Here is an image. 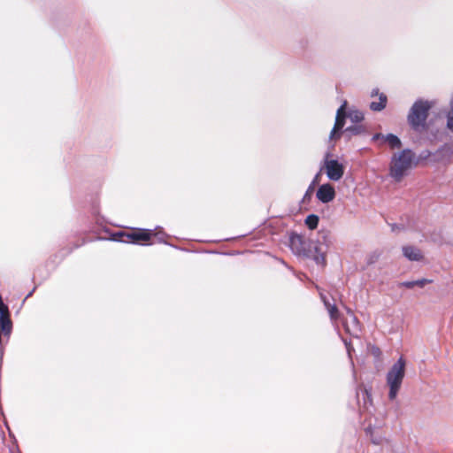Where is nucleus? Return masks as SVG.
Listing matches in <instances>:
<instances>
[{
	"instance_id": "f257e3e1",
	"label": "nucleus",
	"mask_w": 453,
	"mask_h": 453,
	"mask_svg": "<svg viewBox=\"0 0 453 453\" xmlns=\"http://www.w3.org/2000/svg\"><path fill=\"white\" fill-rule=\"evenodd\" d=\"M414 159V154L411 150H403L394 154L390 164V176L396 181H400L411 169Z\"/></svg>"
},
{
	"instance_id": "f03ea898",
	"label": "nucleus",
	"mask_w": 453,
	"mask_h": 453,
	"mask_svg": "<svg viewBox=\"0 0 453 453\" xmlns=\"http://www.w3.org/2000/svg\"><path fill=\"white\" fill-rule=\"evenodd\" d=\"M405 360L401 357L387 373V384L389 387L388 398L395 400L405 375Z\"/></svg>"
},
{
	"instance_id": "7ed1b4c3",
	"label": "nucleus",
	"mask_w": 453,
	"mask_h": 453,
	"mask_svg": "<svg viewBox=\"0 0 453 453\" xmlns=\"http://www.w3.org/2000/svg\"><path fill=\"white\" fill-rule=\"evenodd\" d=\"M431 104L425 101H417L411 107L408 115L410 125L416 130L425 127L426 119L427 118L428 111Z\"/></svg>"
},
{
	"instance_id": "20e7f679",
	"label": "nucleus",
	"mask_w": 453,
	"mask_h": 453,
	"mask_svg": "<svg viewBox=\"0 0 453 453\" xmlns=\"http://www.w3.org/2000/svg\"><path fill=\"white\" fill-rule=\"evenodd\" d=\"M117 235L120 237L117 240L124 242L147 244L151 240L152 236L155 235V234L151 230L137 229L131 233L121 232Z\"/></svg>"
},
{
	"instance_id": "39448f33",
	"label": "nucleus",
	"mask_w": 453,
	"mask_h": 453,
	"mask_svg": "<svg viewBox=\"0 0 453 453\" xmlns=\"http://www.w3.org/2000/svg\"><path fill=\"white\" fill-rule=\"evenodd\" d=\"M328 154L325 159L324 168L327 177L334 181L341 180L344 174V166L335 159H329Z\"/></svg>"
},
{
	"instance_id": "423d86ee",
	"label": "nucleus",
	"mask_w": 453,
	"mask_h": 453,
	"mask_svg": "<svg viewBox=\"0 0 453 453\" xmlns=\"http://www.w3.org/2000/svg\"><path fill=\"white\" fill-rule=\"evenodd\" d=\"M348 316L343 319L342 326L347 334L353 337H358L361 332V326L350 309H347Z\"/></svg>"
},
{
	"instance_id": "0eeeda50",
	"label": "nucleus",
	"mask_w": 453,
	"mask_h": 453,
	"mask_svg": "<svg viewBox=\"0 0 453 453\" xmlns=\"http://www.w3.org/2000/svg\"><path fill=\"white\" fill-rule=\"evenodd\" d=\"M346 101L342 104V105L338 109L335 118V123L333 130L330 134L331 139H336L340 137V134H337L344 126L345 123V107H346Z\"/></svg>"
},
{
	"instance_id": "6e6552de",
	"label": "nucleus",
	"mask_w": 453,
	"mask_h": 453,
	"mask_svg": "<svg viewBox=\"0 0 453 453\" xmlns=\"http://www.w3.org/2000/svg\"><path fill=\"white\" fill-rule=\"evenodd\" d=\"M316 196L320 202L327 203L334 199L335 190L331 184H323L319 188Z\"/></svg>"
},
{
	"instance_id": "1a4fd4ad",
	"label": "nucleus",
	"mask_w": 453,
	"mask_h": 453,
	"mask_svg": "<svg viewBox=\"0 0 453 453\" xmlns=\"http://www.w3.org/2000/svg\"><path fill=\"white\" fill-rule=\"evenodd\" d=\"M403 254L410 261H421L424 257L422 251L411 245L403 246Z\"/></svg>"
},
{
	"instance_id": "9d476101",
	"label": "nucleus",
	"mask_w": 453,
	"mask_h": 453,
	"mask_svg": "<svg viewBox=\"0 0 453 453\" xmlns=\"http://www.w3.org/2000/svg\"><path fill=\"white\" fill-rule=\"evenodd\" d=\"M314 254L312 255L313 260L317 265L324 268L326 265V250L323 249L321 245L314 246Z\"/></svg>"
},
{
	"instance_id": "9b49d317",
	"label": "nucleus",
	"mask_w": 453,
	"mask_h": 453,
	"mask_svg": "<svg viewBox=\"0 0 453 453\" xmlns=\"http://www.w3.org/2000/svg\"><path fill=\"white\" fill-rule=\"evenodd\" d=\"M320 297H321V299L330 315L331 319L336 320L339 317V311H338L336 305L330 303L329 301L326 299V297L323 294H320Z\"/></svg>"
},
{
	"instance_id": "f8f14e48",
	"label": "nucleus",
	"mask_w": 453,
	"mask_h": 453,
	"mask_svg": "<svg viewBox=\"0 0 453 453\" xmlns=\"http://www.w3.org/2000/svg\"><path fill=\"white\" fill-rule=\"evenodd\" d=\"M387 104V96L384 94H380L379 96V102H372L370 104V109L373 111H382Z\"/></svg>"
},
{
	"instance_id": "ddd939ff",
	"label": "nucleus",
	"mask_w": 453,
	"mask_h": 453,
	"mask_svg": "<svg viewBox=\"0 0 453 453\" xmlns=\"http://www.w3.org/2000/svg\"><path fill=\"white\" fill-rule=\"evenodd\" d=\"M386 142L392 149H399L402 145L400 139L394 134H388L386 136Z\"/></svg>"
},
{
	"instance_id": "4468645a",
	"label": "nucleus",
	"mask_w": 453,
	"mask_h": 453,
	"mask_svg": "<svg viewBox=\"0 0 453 453\" xmlns=\"http://www.w3.org/2000/svg\"><path fill=\"white\" fill-rule=\"evenodd\" d=\"M305 223L310 229H315L319 224V218L313 214L309 215L305 219Z\"/></svg>"
},
{
	"instance_id": "2eb2a0df",
	"label": "nucleus",
	"mask_w": 453,
	"mask_h": 453,
	"mask_svg": "<svg viewBox=\"0 0 453 453\" xmlns=\"http://www.w3.org/2000/svg\"><path fill=\"white\" fill-rule=\"evenodd\" d=\"M349 117L353 122H360L364 119L363 113L359 111H351Z\"/></svg>"
},
{
	"instance_id": "dca6fc26",
	"label": "nucleus",
	"mask_w": 453,
	"mask_h": 453,
	"mask_svg": "<svg viewBox=\"0 0 453 453\" xmlns=\"http://www.w3.org/2000/svg\"><path fill=\"white\" fill-rule=\"evenodd\" d=\"M433 280L429 279H419L417 280H414L415 287L418 288H424L426 284L432 283Z\"/></svg>"
},
{
	"instance_id": "f3484780",
	"label": "nucleus",
	"mask_w": 453,
	"mask_h": 453,
	"mask_svg": "<svg viewBox=\"0 0 453 453\" xmlns=\"http://www.w3.org/2000/svg\"><path fill=\"white\" fill-rule=\"evenodd\" d=\"M399 287L401 288H413L415 287L414 280L412 281H403L399 284Z\"/></svg>"
},
{
	"instance_id": "a211bd4d",
	"label": "nucleus",
	"mask_w": 453,
	"mask_h": 453,
	"mask_svg": "<svg viewBox=\"0 0 453 453\" xmlns=\"http://www.w3.org/2000/svg\"><path fill=\"white\" fill-rule=\"evenodd\" d=\"M301 243L302 242V240H301V237L299 236H295V237H292L291 238V244L292 246L296 245V243Z\"/></svg>"
},
{
	"instance_id": "6ab92c4d",
	"label": "nucleus",
	"mask_w": 453,
	"mask_h": 453,
	"mask_svg": "<svg viewBox=\"0 0 453 453\" xmlns=\"http://www.w3.org/2000/svg\"><path fill=\"white\" fill-rule=\"evenodd\" d=\"M378 255H373L371 257V259L369 260V264L374 263L378 259Z\"/></svg>"
},
{
	"instance_id": "aec40b11",
	"label": "nucleus",
	"mask_w": 453,
	"mask_h": 453,
	"mask_svg": "<svg viewBox=\"0 0 453 453\" xmlns=\"http://www.w3.org/2000/svg\"><path fill=\"white\" fill-rule=\"evenodd\" d=\"M347 131H351L352 133L354 134H357V127H354V128H348Z\"/></svg>"
},
{
	"instance_id": "412c9836",
	"label": "nucleus",
	"mask_w": 453,
	"mask_h": 453,
	"mask_svg": "<svg viewBox=\"0 0 453 453\" xmlns=\"http://www.w3.org/2000/svg\"><path fill=\"white\" fill-rule=\"evenodd\" d=\"M377 94H378V89H373V90L372 91V96H375V95H377Z\"/></svg>"
},
{
	"instance_id": "4be33fe9",
	"label": "nucleus",
	"mask_w": 453,
	"mask_h": 453,
	"mask_svg": "<svg viewBox=\"0 0 453 453\" xmlns=\"http://www.w3.org/2000/svg\"><path fill=\"white\" fill-rule=\"evenodd\" d=\"M344 342H345V345L347 346L348 352L349 353V352H350V349H349V344H348L347 341H346V340H344Z\"/></svg>"
}]
</instances>
